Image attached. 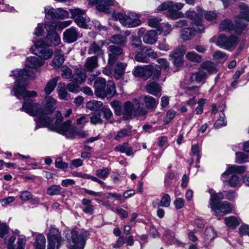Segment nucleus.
Returning a JSON list of instances; mask_svg holds the SVG:
<instances>
[{
    "label": "nucleus",
    "instance_id": "49",
    "mask_svg": "<svg viewBox=\"0 0 249 249\" xmlns=\"http://www.w3.org/2000/svg\"><path fill=\"white\" fill-rule=\"evenodd\" d=\"M225 222L228 227L232 228H234L239 225L237 219L234 216L226 217Z\"/></svg>",
    "mask_w": 249,
    "mask_h": 249
},
{
    "label": "nucleus",
    "instance_id": "54",
    "mask_svg": "<svg viewBox=\"0 0 249 249\" xmlns=\"http://www.w3.org/2000/svg\"><path fill=\"white\" fill-rule=\"evenodd\" d=\"M61 75L65 79H71L72 71L67 66H63L61 68Z\"/></svg>",
    "mask_w": 249,
    "mask_h": 249
},
{
    "label": "nucleus",
    "instance_id": "31",
    "mask_svg": "<svg viewBox=\"0 0 249 249\" xmlns=\"http://www.w3.org/2000/svg\"><path fill=\"white\" fill-rule=\"evenodd\" d=\"M58 96L62 100H68L70 98V95L68 93L64 83H60L57 88Z\"/></svg>",
    "mask_w": 249,
    "mask_h": 249
},
{
    "label": "nucleus",
    "instance_id": "17",
    "mask_svg": "<svg viewBox=\"0 0 249 249\" xmlns=\"http://www.w3.org/2000/svg\"><path fill=\"white\" fill-rule=\"evenodd\" d=\"M108 50L109 52L108 63L112 66L117 61L118 56L123 53V49L115 45H111L108 46Z\"/></svg>",
    "mask_w": 249,
    "mask_h": 249
},
{
    "label": "nucleus",
    "instance_id": "19",
    "mask_svg": "<svg viewBox=\"0 0 249 249\" xmlns=\"http://www.w3.org/2000/svg\"><path fill=\"white\" fill-rule=\"evenodd\" d=\"M105 44L104 41L100 40L97 42H93L92 43L88 49V54H95L94 56H102L104 54V51L102 50V47Z\"/></svg>",
    "mask_w": 249,
    "mask_h": 249
},
{
    "label": "nucleus",
    "instance_id": "26",
    "mask_svg": "<svg viewBox=\"0 0 249 249\" xmlns=\"http://www.w3.org/2000/svg\"><path fill=\"white\" fill-rule=\"evenodd\" d=\"M239 7L240 10L241 16L236 18H240L242 19V20L240 21L241 23H245L243 21L244 19L249 21V6L246 4L242 3L239 5Z\"/></svg>",
    "mask_w": 249,
    "mask_h": 249
},
{
    "label": "nucleus",
    "instance_id": "39",
    "mask_svg": "<svg viewBox=\"0 0 249 249\" xmlns=\"http://www.w3.org/2000/svg\"><path fill=\"white\" fill-rule=\"evenodd\" d=\"M110 41L113 44L124 46L126 43V37L122 35H115L111 36Z\"/></svg>",
    "mask_w": 249,
    "mask_h": 249
},
{
    "label": "nucleus",
    "instance_id": "62",
    "mask_svg": "<svg viewBox=\"0 0 249 249\" xmlns=\"http://www.w3.org/2000/svg\"><path fill=\"white\" fill-rule=\"evenodd\" d=\"M90 122L93 124H102L103 120L101 118V113L99 112L97 113H94L90 117Z\"/></svg>",
    "mask_w": 249,
    "mask_h": 249
},
{
    "label": "nucleus",
    "instance_id": "58",
    "mask_svg": "<svg viewBox=\"0 0 249 249\" xmlns=\"http://www.w3.org/2000/svg\"><path fill=\"white\" fill-rule=\"evenodd\" d=\"M76 136H78L81 138H84L88 136V133L87 132L79 130L76 128H73L71 137L75 138Z\"/></svg>",
    "mask_w": 249,
    "mask_h": 249
},
{
    "label": "nucleus",
    "instance_id": "36",
    "mask_svg": "<svg viewBox=\"0 0 249 249\" xmlns=\"http://www.w3.org/2000/svg\"><path fill=\"white\" fill-rule=\"evenodd\" d=\"M45 244L46 239L45 236L41 234L37 235L34 243L35 249H45Z\"/></svg>",
    "mask_w": 249,
    "mask_h": 249
},
{
    "label": "nucleus",
    "instance_id": "15",
    "mask_svg": "<svg viewBox=\"0 0 249 249\" xmlns=\"http://www.w3.org/2000/svg\"><path fill=\"white\" fill-rule=\"evenodd\" d=\"M90 4L95 5V9L106 14L110 13V7L117 4L115 0H89Z\"/></svg>",
    "mask_w": 249,
    "mask_h": 249
},
{
    "label": "nucleus",
    "instance_id": "43",
    "mask_svg": "<svg viewBox=\"0 0 249 249\" xmlns=\"http://www.w3.org/2000/svg\"><path fill=\"white\" fill-rule=\"evenodd\" d=\"M44 11L46 18L52 20L56 19V9L50 6H48L45 8Z\"/></svg>",
    "mask_w": 249,
    "mask_h": 249
},
{
    "label": "nucleus",
    "instance_id": "41",
    "mask_svg": "<svg viewBox=\"0 0 249 249\" xmlns=\"http://www.w3.org/2000/svg\"><path fill=\"white\" fill-rule=\"evenodd\" d=\"M186 57L189 61L195 63H200L202 61L201 56L194 51L188 52L186 54Z\"/></svg>",
    "mask_w": 249,
    "mask_h": 249
},
{
    "label": "nucleus",
    "instance_id": "23",
    "mask_svg": "<svg viewBox=\"0 0 249 249\" xmlns=\"http://www.w3.org/2000/svg\"><path fill=\"white\" fill-rule=\"evenodd\" d=\"M64 62V57L60 50L54 51V58L52 61V66L55 69L59 68Z\"/></svg>",
    "mask_w": 249,
    "mask_h": 249
},
{
    "label": "nucleus",
    "instance_id": "29",
    "mask_svg": "<svg viewBox=\"0 0 249 249\" xmlns=\"http://www.w3.org/2000/svg\"><path fill=\"white\" fill-rule=\"evenodd\" d=\"M74 22L78 27L83 29H88L90 25V18L86 14L78 19H75Z\"/></svg>",
    "mask_w": 249,
    "mask_h": 249
},
{
    "label": "nucleus",
    "instance_id": "8",
    "mask_svg": "<svg viewBox=\"0 0 249 249\" xmlns=\"http://www.w3.org/2000/svg\"><path fill=\"white\" fill-rule=\"evenodd\" d=\"M246 170V167L244 166H239L236 165H229L226 170L222 174L221 179L223 182L228 183L232 187H237L240 185V180L239 178L235 175L231 176L229 180L228 176L232 173L242 174Z\"/></svg>",
    "mask_w": 249,
    "mask_h": 249
},
{
    "label": "nucleus",
    "instance_id": "1",
    "mask_svg": "<svg viewBox=\"0 0 249 249\" xmlns=\"http://www.w3.org/2000/svg\"><path fill=\"white\" fill-rule=\"evenodd\" d=\"M44 64V61L36 56H31L26 59L25 68L22 70H16L13 71V76L16 79V85L13 88L14 95L18 99L20 97L25 99L26 97H35L37 92L34 90L29 91L26 89V84L22 81L28 78H34L33 69L40 67Z\"/></svg>",
    "mask_w": 249,
    "mask_h": 249
},
{
    "label": "nucleus",
    "instance_id": "38",
    "mask_svg": "<svg viewBox=\"0 0 249 249\" xmlns=\"http://www.w3.org/2000/svg\"><path fill=\"white\" fill-rule=\"evenodd\" d=\"M201 68L204 70L205 72L207 73H213L217 72V69L214 64L210 61H207L201 66Z\"/></svg>",
    "mask_w": 249,
    "mask_h": 249
},
{
    "label": "nucleus",
    "instance_id": "46",
    "mask_svg": "<svg viewBox=\"0 0 249 249\" xmlns=\"http://www.w3.org/2000/svg\"><path fill=\"white\" fill-rule=\"evenodd\" d=\"M26 242V239L25 236L19 235L18 238L17 244L12 246L13 249H24L25 245Z\"/></svg>",
    "mask_w": 249,
    "mask_h": 249
},
{
    "label": "nucleus",
    "instance_id": "63",
    "mask_svg": "<svg viewBox=\"0 0 249 249\" xmlns=\"http://www.w3.org/2000/svg\"><path fill=\"white\" fill-rule=\"evenodd\" d=\"M33 195L31 192L28 191H22L19 196V199L22 201H26L32 198Z\"/></svg>",
    "mask_w": 249,
    "mask_h": 249
},
{
    "label": "nucleus",
    "instance_id": "56",
    "mask_svg": "<svg viewBox=\"0 0 249 249\" xmlns=\"http://www.w3.org/2000/svg\"><path fill=\"white\" fill-rule=\"evenodd\" d=\"M154 67L152 66H144L143 67V78L147 79L150 78L153 72Z\"/></svg>",
    "mask_w": 249,
    "mask_h": 249
},
{
    "label": "nucleus",
    "instance_id": "27",
    "mask_svg": "<svg viewBox=\"0 0 249 249\" xmlns=\"http://www.w3.org/2000/svg\"><path fill=\"white\" fill-rule=\"evenodd\" d=\"M82 211L90 215L94 213V207L91 204V201L87 198L82 200Z\"/></svg>",
    "mask_w": 249,
    "mask_h": 249
},
{
    "label": "nucleus",
    "instance_id": "6",
    "mask_svg": "<svg viewBox=\"0 0 249 249\" xmlns=\"http://www.w3.org/2000/svg\"><path fill=\"white\" fill-rule=\"evenodd\" d=\"M95 94L99 97H111L116 92L115 85L112 83L107 84L104 78L98 77L94 82Z\"/></svg>",
    "mask_w": 249,
    "mask_h": 249
},
{
    "label": "nucleus",
    "instance_id": "12",
    "mask_svg": "<svg viewBox=\"0 0 249 249\" xmlns=\"http://www.w3.org/2000/svg\"><path fill=\"white\" fill-rule=\"evenodd\" d=\"M117 18L120 23L126 27L133 28L141 24L140 16L133 13H129L127 15L119 13L117 15Z\"/></svg>",
    "mask_w": 249,
    "mask_h": 249
},
{
    "label": "nucleus",
    "instance_id": "18",
    "mask_svg": "<svg viewBox=\"0 0 249 249\" xmlns=\"http://www.w3.org/2000/svg\"><path fill=\"white\" fill-rule=\"evenodd\" d=\"M80 37L79 33L76 28L74 27L67 29L63 33V39L68 43L75 42Z\"/></svg>",
    "mask_w": 249,
    "mask_h": 249
},
{
    "label": "nucleus",
    "instance_id": "30",
    "mask_svg": "<svg viewBox=\"0 0 249 249\" xmlns=\"http://www.w3.org/2000/svg\"><path fill=\"white\" fill-rule=\"evenodd\" d=\"M126 64L121 62L117 63L115 66L114 77L116 79H120L124 75Z\"/></svg>",
    "mask_w": 249,
    "mask_h": 249
},
{
    "label": "nucleus",
    "instance_id": "57",
    "mask_svg": "<svg viewBox=\"0 0 249 249\" xmlns=\"http://www.w3.org/2000/svg\"><path fill=\"white\" fill-rule=\"evenodd\" d=\"M57 24L56 23L51 21H47L45 22V29L47 32V34L55 32Z\"/></svg>",
    "mask_w": 249,
    "mask_h": 249
},
{
    "label": "nucleus",
    "instance_id": "28",
    "mask_svg": "<svg viewBox=\"0 0 249 249\" xmlns=\"http://www.w3.org/2000/svg\"><path fill=\"white\" fill-rule=\"evenodd\" d=\"M206 77V73L205 72L204 70L201 67L197 72L191 74L190 78L191 81H196V82L199 83L205 79Z\"/></svg>",
    "mask_w": 249,
    "mask_h": 249
},
{
    "label": "nucleus",
    "instance_id": "44",
    "mask_svg": "<svg viewBox=\"0 0 249 249\" xmlns=\"http://www.w3.org/2000/svg\"><path fill=\"white\" fill-rule=\"evenodd\" d=\"M62 188L59 185H53L47 190V194L51 196L58 195L60 194Z\"/></svg>",
    "mask_w": 249,
    "mask_h": 249
},
{
    "label": "nucleus",
    "instance_id": "60",
    "mask_svg": "<svg viewBox=\"0 0 249 249\" xmlns=\"http://www.w3.org/2000/svg\"><path fill=\"white\" fill-rule=\"evenodd\" d=\"M100 112L103 114L104 118L107 121L113 116V113L109 108L103 107L100 109Z\"/></svg>",
    "mask_w": 249,
    "mask_h": 249
},
{
    "label": "nucleus",
    "instance_id": "53",
    "mask_svg": "<svg viewBox=\"0 0 249 249\" xmlns=\"http://www.w3.org/2000/svg\"><path fill=\"white\" fill-rule=\"evenodd\" d=\"M171 203V198L167 194H164L162 196L160 201V206L163 207L168 208L170 206Z\"/></svg>",
    "mask_w": 249,
    "mask_h": 249
},
{
    "label": "nucleus",
    "instance_id": "52",
    "mask_svg": "<svg viewBox=\"0 0 249 249\" xmlns=\"http://www.w3.org/2000/svg\"><path fill=\"white\" fill-rule=\"evenodd\" d=\"M131 135V131L127 129H122L117 133L116 136L115 137L114 139L118 141L120 139L127 137L130 136Z\"/></svg>",
    "mask_w": 249,
    "mask_h": 249
},
{
    "label": "nucleus",
    "instance_id": "50",
    "mask_svg": "<svg viewBox=\"0 0 249 249\" xmlns=\"http://www.w3.org/2000/svg\"><path fill=\"white\" fill-rule=\"evenodd\" d=\"M249 161V156L246 154L242 152L236 153L235 161L237 163H242Z\"/></svg>",
    "mask_w": 249,
    "mask_h": 249
},
{
    "label": "nucleus",
    "instance_id": "59",
    "mask_svg": "<svg viewBox=\"0 0 249 249\" xmlns=\"http://www.w3.org/2000/svg\"><path fill=\"white\" fill-rule=\"evenodd\" d=\"M157 62L159 65L156 66V67L160 70H165L169 66V64L168 62L164 58H159L157 60Z\"/></svg>",
    "mask_w": 249,
    "mask_h": 249
},
{
    "label": "nucleus",
    "instance_id": "51",
    "mask_svg": "<svg viewBox=\"0 0 249 249\" xmlns=\"http://www.w3.org/2000/svg\"><path fill=\"white\" fill-rule=\"evenodd\" d=\"M110 105L114 109V112L117 115H121L123 114L122 109V103L119 101H114L111 102Z\"/></svg>",
    "mask_w": 249,
    "mask_h": 249
},
{
    "label": "nucleus",
    "instance_id": "3",
    "mask_svg": "<svg viewBox=\"0 0 249 249\" xmlns=\"http://www.w3.org/2000/svg\"><path fill=\"white\" fill-rule=\"evenodd\" d=\"M60 41V36L57 33H51L47 34L46 41L40 40L34 42V45L31 49L36 55L42 59H48L52 57L53 51L48 47L50 45H58Z\"/></svg>",
    "mask_w": 249,
    "mask_h": 249
},
{
    "label": "nucleus",
    "instance_id": "22",
    "mask_svg": "<svg viewBox=\"0 0 249 249\" xmlns=\"http://www.w3.org/2000/svg\"><path fill=\"white\" fill-rule=\"evenodd\" d=\"M98 66V58L95 56L88 57L84 64L85 70L89 72H92Z\"/></svg>",
    "mask_w": 249,
    "mask_h": 249
},
{
    "label": "nucleus",
    "instance_id": "40",
    "mask_svg": "<svg viewBox=\"0 0 249 249\" xmlns=\"http://www.w3.org/2000/svg\"><path fill=\"white\" fill-rule=\"evenodd\" d=\"M110 172V168L104 167L95 170V174L99 178L105 179L108 177Z\"/></svg>",
    "mask_w": 249,
    "mask_h": 249
},
{
    "label": "nucleus",
    "instance_id": "20",
    "mask_svg": "<svg viewBox=\"0 0 249 249\" xmlns=\"http://www.w3.org/2000/svg\"><path fill=\"white\" fill-rule=\"evenodd\" d=\"M184 6V4L181 2H177L175 4L172 2V6L169 10V17L173 19H177L183 17V14L178 12Z\"/></svg>",
    "mask_w": 249,
    "mask_h": 249
},
{
    "label": "nucleus",
    "instance_id": "7",
    "mask_svg": "<svg viewBox=\"0 0 249 249\" xmlns=\"http://www.w3.org/2000/svg\"><path fill=\"white\" fill-rule=\"evenodd\" d=\"M71 238L68 241L69 249H84L86 240L89 236L88 231L83 230H72Z\"/></svg>",
    "mask_w": 249,
    "mask_h": 249
},
{
    "label": "nucleus",
    "instance_id": "47",
    "mask_svg": "<svg viewBox=\"0 0 249 249\" xmlns=\"http://www.w3.org/2000/svg\"><path fill=\"white\" fill-rule=\"evenodd\" d=\"M176 114L177 112L175 110L173 109H169L166 112V114L163 118L164 124H169L171 122V121L174 118V117L176 115Z\"/></svg>",
    "mask_w": 249,
    "mask_h": 249
},
{
    "label": "nucleus",
    "instance_id": "25",
    "mask_svg": "<svg viewBox=\"0 0 249 249\" xmlns=\"http://www.w3.org/2000/svg\"><path fill=\"white\" fill-rule=\"evenodd\" d=\"M146 91L153 95H158L160 92L161 89L160 85L156 82H152L147 84L145 86Z\"/></svg>",
    "mask_w": 249,
    "mask_h": 249
},
{
    "label": "nucleus",
    "instance_id": "48",
    "mask_svg": "<svg viewBox=\"0 0 249 249\" xmlns=\"http://www.w3.org/2000/svg\"><path fill=\"white\" fill-rule=\"evenodd\" d=\"M146 54L145 49H143L141 52H139L136 54L135 59L140 62L146 63L149 61Z\"/></svg>",
    "mask_w": 249,
    "mask_h": 249
},
{
    "label": "nucleus",
    "instance_id": "33",
    "mask_svg": "<svg viewBox=\"0 0 249 249\" xmlns=\"http://www.w3.org/2000/svg\"><path fill=\"white\" fill-rule=\"evenodd\" d=\"M69 12L71 15V18L73 19L74 21L75 19L80 18L82 16L85 15L86 13V10L78 7L71 8L69 9Z\"/></svg>",
    "mask_w": 249,
    "mask_h": 249
},
{
    "label": "nucleus",
    "instance_id": "55",
    "mask_svg": "<svg viewBox=\"0 0 249 249\" xmlns=\"http://www.w3.org/2000/svg\"><path fill=\"white\" fill-rule=\"evenodd\" d=\"M69 17V12L62 8L56 9V19H64Z\"/></svg>",
    "mask_w": 249,
    "mask_h": 249
},
{
    "label": "nucleus",
    "instance_id": "34",
    "mask_svg": "<svg viewBox=\"0 0 249 249\" xmlns=\"http://www.w3.org/2000/svg\"><path fill=\"white\" fill-rule=\"evenodd\" d=\"M59 79V77H55L47 82L44 89V91L46 94L49 95L54 89Z\"/></svg>",
    "mask_w": 249,
    "mask_h": 249
},
{
    "label": "nucleus",
    "instance_id": "2",
    "mask_svg": "<svg viewBox=\"0 0 249 249\" xmlns=\"http://www.w3.org/2000/svg\"><path fill=\"white\" fill-rule=\"evenodd\" d=\"M45 105L42 107L37 103H34L30 99H26L23 102L22 107L20 110L24 111L26 113L35 117V121L36 123V126H40V124L38 122L40 118L44 120H50L54 119L55 114L52 113L55 109L56 100L51 96H47L45 98ZM37 127H36V129Z\"/></svg>",
    "mask_w": 249,
    "mask_h": 249
},
{
    "label": "nucleus",
    "instance_id": "45",
    "mask_svg": "<svg viewBox=\"0 0 249 249\" xmlns=\"http://www.w3.org/2000/svg\"><path fill=\"white\" fill-rule=\"evenodd\" d=\"M219 118L218 119L214 124V126L216 128L224 126L226 125V122L225 120V114L223 111L221 110L219 111Z\"/></svg>",
    "mask_w": 249,
    "mask_h": 249
},
{
    "label": "nucleus",
    "instance_id": "16",
    "mask_svg": "<svg viewBox=\"0 0 249 249\" xmlns=\"http://www.w3.org/2000/svg\"><path fill=\"white\" fill-rule=\"evenodd\" d=\"M186 52V48L184 46H179L172 51L169 57L173 60L174 65L179 66L182 63V57Z\"/></svg>",
    "mask_w": 249,
    "mask_h": 249
},
{
    "label": "nucleus",
    "instance_id": "21",
    "mask_svg": "<svg viewBox=\"0 0 249 249\" xmlns=\"http://www.w3.org/2000/svg\"><path fill=\"white\" fill-rule=\"evenodd\" d=\"M87 78L85 71L81 69H76L71 77V81L77 84L83 83Z\"/></svg>",
    "mask_w": 249,
    "mask_h": 249
},
{
    "label": "nucleus",
    "instance_id": "37",
    "mask_svg": "<svg viewBox=\"0 0 249 249\" xmlns=\"http://www.w3.org/2000/svg\"><path fill=\"white\" fill-rule=\"evenodd\" d=\"M185 14L186 16L191 20H188L189 22L194 23L201 19L202 14L200 12L198 14L195 11H187Z\"/></svg>",
    "mask_w": 249,
    "mask_h": 249
},
{
    "label": "nucleus",
    "instance_id": "32",
    "mask_svg": "<svg viewBox=\"0 0 249 249\" xmlns=\"http://www.w3.org/2000/svg\"><path fill=\"white\" fill-rule=\"evenodd\" d=\"M143 101L146 108L149 109L156 108L159 103L158 100L149 95L145 96L143 97Z\"/></svg>",
    "mask_w": 249,
    "mask_h": 249
},
{
    "label": "nucleus",
    "instance_id": "10",
    "mask_svg": "<svg viewBox=\"0 0 249 249\" xmlns=\"http://www.w3.org/2000/svg\"><path fill=\"white\" fill-rule=\"evenodd\" d=\"M240 20H242V19L240 18H235V24L233 25L231 20L224 19L221 22L219 28L221 31L234 32L237 34H240L247 25L245 23H241Z\"/></svg>",
    "mask_w": 249,
    "mask_h": 249
},
{
    "label": "nucleus",
    "instance_id": "11",
    "mask_svg": "<svg viewBox=\"0 0 249 249\" xmlns=\"http://www.w3.org/2000/svg\"><path fill=\"white\" fill-rule=\"evenodd\" d=\"M177 27H184L180 32V37L184 40H188L192 38L195 34L196 29L192 22L185 19H181L176 23Z\"/></svg>",
    "mask_w": 249,
    "mask_h": 249
},
{
    "label": "nucleus",
    "instance_id": "5",
    "mask_svg": "<svg viewBox=\"0 0 249 249\" xmlns=\"http://www.w3.org/2000/svg\"><path fill=\"white\" fill-rule=\"evenodd\" d=\"M210 193L209 205L216 216L223 215L231 212L232 208L230 203L227 201L220 202L224 198V195L222 193Z\"/></svg>",
    "mask_w": 249,
    "mask_h": 249
},
{
    "label": "nucleus",
    "instance_id": "4",
    "mask_svg": "<svg viewBox=\"0 0 249 249\" xmlns=\"http://www.w3.org/2000/svg\"><path fill=\"white\" fill-rule=\"evenodd\" d=\"M54 118L50 120H44L40 118L38 122L40 124V127H47L50 130L56 131L59 133L62 134L64 132H69L72 135L73 128H71V122L68 121L61 124L63 120V116L60 111H56L55 113Z\"/></svg>",
    "mask_w": 249,
    "mask_h": 249
},
{
    "label": "nucleus",
    "instance_id": "35",
    "mask_svg": "<svg viewBox=\"0 0 249 249\" xmlns=\"http://www.w3.org/2000/svg\"><path fill=\"white\" fill-rule=\"evenodd\" d=\"M114 150L116 151L125 153L127 156H131L133 154L132 147L128 146V142H124L122 145L116 146Z\"/></svg>",
    "mask_w": 249,
    "mask_h": 249
},
{
    "label": "nucleus",
    "instance_id": "9",
    "mask_svg": "<svg viewBox=\"0 0 249 249\" xmlns=\"http://www.w3.org/2000/svg\"><path fill=\"white\" fill-rule=\"evenodd\" d=\"M147 114V111L140 107V103L137 100H134L132 102H127L124 104L123 117L127 120L131 118V116H140Z\"/></svg>",
    "mask_w": 249,
    "mask_h": 249
},
{
    "label": "nucleus",
    "instance_id": "14",
    "mask_svg": "<svg viewBox=\"0 0 249 249\" xmlns=\"http://www.w3.org/2000/svg\"><path fill=\"white\" fill-rule=\"evenodd\" d=\"M237 37L231 36L230 37H227L224 35H221L219 36L217 41L216 43L217 46L219 47L230 50L231 48H234L237 44Z\"/></svg>",
    "mask_w": 249,
    "mask_h": 249
},
{
    "label": "nucleus",
    "instance_id": "64",
    "mask_svg": "<svg viewBox=\"0 0 249 249\" xmlns=\"http://www.w3.org/2000/svg\"><path fill=\"white\" fill-rule=\"evenodd\" d=\"M55 164L56 168L63 170H65L68 167V164L63 161L61 158H58L56 159Z\"/></svg>",
    "mask_w": 249,
    "mask_h": 249
},
{
    "label": "nucleus",
    "instance_id": "61",
    "mask_svg": "<svg viewBox=\"0 0 249 249\" xmlns=\"http://www.w3.org/2000/svg\"><path fill=\"white\" fill-rule=\"evenodd\" d=\"M191 150L193 153V154L194 156H196V161L197 162H199V160L200 158V151L201 150V148L199 146L198 143L195 144L192 146Z\"/></svg>",
    "mask_w": 249,
    "mask_h": 249
},
{
    "label": "nucleus",
    "instance_id": "13",
    "mask_svg": "<svg viewBox=\"0 0 249 249\" xmlns=\"http://www.w3.org/2000/svg\"><path fill=\"white\" fill-rule=\"evenodd\" d=\"M48 241L47 249H58L62 242L61 232L53 227H51L47 234Z\"/></svg>",
    "mask_w": 249,
    "mask_h": 249
},
{
    "label": "nucleus",
    "instance_id": "24",
    "mask_svg": "<svg viewBox=\"0 0 249 249\" xmlns=\"http://www.w3.org/2000/svg\"><path fill=\"white\" fill-rule=\"evenodd\" d=\"M158 31L150 30L146 32L143 37V41L146 44H153L157 41Z\"/></svg>",
    "mask_w": 249,
    "mask_h": 249
},
{
    "label": "nucleus",
    "instance_id": "42",
    "mask_svg": "<svg viewBox=\"0 0 249 249\" xmlns=\"http://www.w3.org/2000/svg\"><path fill=\"white\" fill-rule=\"evenodd\" d=\"M103 106L101 101L91 100L87 103L86 107L90 110L96 111Z\"/></svg>",
    "mask_w": 249,
    "mask_h": 249
}]
</instances>
